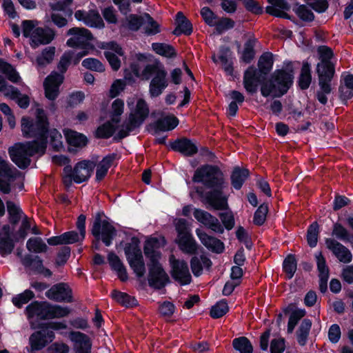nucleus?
<instances>
[{
  "label": "nucleus",
  "mask_w": 353,
  "mask_h": 353,
  "mask_svg": "<svg viewBox=\"0 0 353 353\" xmlns=\"http://www.w3.org/2000/svg\"><path fill=\"white\" fill-rule=\"evenodd\" d=\"M249 176L250 171L248 169L235 166L230 176L232 187L236 190H240Z\"/></svg>",
  "instance_id": "nucleus-30"
},
{
  "label": "nucleus",
  "mask_w": 353,
  "mask_h": 353,
  "mask_svg": "<svg viewBox=\"0 0 353 353\" xmlns=\"http://www.w3.org/2000/svg\"><path fill=\"white\" fill-rule=\"evenodd\" d=\"M176 27L172 34L176 37L181 34L190 36L193 32V26L192 22L180 11L176 14L175 18Z\"/></svg>",
  "instance_id": "nucleus-24"
},
{
  "label": "nucleus",
  "mask_w": 353,
  "mask_h": 353,
  "mask_svg": "<svg viewBox=\"0 0 353 353\" xmlns=\"http://www.w3.org/2000/svg\"><path fill=\"white\" fill-rule=\"evenodd\" d=\"M319 276H330V270L327 265L326 259L322 252H316L314 254Z\"/></svg>",
  "instance_id": "nucleus-54"
},
{
  "label": "nucleus",
  "mask_w": 353,
  "mask_h": 353,
  "mask_svg": "<svg viewBox=\"0 0 353 353\" xmlns=\"http://www.w3.org/2000/svg\"><path fill=\"white\" fill-rule=\"evenodd\" d=\"M258 39L254 36L249 37L244 43L240 59L245 63H250L255 57L256 50L254 49Z\"/></svg>",
  "instance_id": "nucleus-31"
},
{
  "label": "nucleus",
  "mask_w": 353,
  "mask_h": 353,
  "mask_svg": "<svg viewBox=\"0 0 353 353\" xmlns=\"http://www.w3.org/2000/svg\"><path fill=\"white\" fill-rule=\"evenodd\" d=\"M23 136L27 139L34 138V146L46 152L48 143L50 123L43 108L36 110V119L23 117L21 121Z\"/></svg>",
  "instance_id": "nucleus-2"
},
{
  "label": "nucleus",
  "mask_w": 353,
  "mask_h": 353,
  "mask_svg": "<svg viewBox=\"0 0 353 353\" xmlns=\"http://www.w3.org/2000/svg\"><path fill=\"white\" fill-rule=\"evenodd\" d=\"M234 349L240 353H252L253 346L250 341L245 336L235 338L232 341Z\"/></svg>",
  "instance_id": "nucleus-43"
},
{
  "label": "nucleus",
  "mask_w": 353,
  "mask_h": 353,
  "mask_svg": "<svg viewBox=\"0 0 353 353\" xmlns=\"http://www.w3.org/2000/svg\"><path fill=\"white\" fill-rule=\"evenodd\" d=\"M112 2L123 15H127L132 12L131 3L139 4L141 3L143 0H112Z\"/></svg>",
  "instance_id": "nucleus-55"
},
{
  "label": "nucleus",
  "mask_w": 353,
  "mask_h": 353,
  "mask_svg": "<svg viewBox=\"0 0 353 353\" xmlns=\"http://www.w3.org/2000/svg\"><path fill=\"white\" fill-rule=\"evenodd\" d=\"M320 230L319 225L316 221L312 222L307 229L306 240L308 245L313 248H315L318 243Z\"/></svg>",
  "instance_id": "nucleus-44"
},
{
  "label": "nucleus",
  "mask_w": 353,
  "mask_h": 353,
  "mask_svg": "<svg viewBox=\"0 0 353 353\" xmlns=\"http://www.w3.org/2000/svg\"><path fill=\"white\" fill-rule=\"evenodd\" d=\"M168 72L164 65L160 62L147 64L142 70V79L149 80L152 76L149 85V94L151 98L159 97L168 86Z\"/></svg>",
  "instance_id": "nucleus-6"
},
{
  "label": "nucleus",
  "mask_w": 353,
  "mask_h": 353,
  "mask_svg": "<svg viewBox=\"0 0 353 353\" xmlns=\"http://www.w3.org/2000/svg\"><path fill=\"white\" fill-rule=\"evenodd\" d=\"M228 312V301L225 299H223L211 307L210 316L214 319H217L223 317Z\"/></svg>",
  "instance_id": "nucleus-42"
},
{
  "label": "nucleus",
  "mask_w": 353,
  "mask_h": 353,
  "mask_svg": "<svg viewBox=\"0 0 353 353\" xmlns=\"http://www.w3.org/2000/svg\"><path fill=\"white\" fill-rule=\"evenodd\" d=\"M218 216L221 221L223 224L221 225L223 227V230L225 229L230 231L234 227L235 219L232 211L219 212Z\"/></svg>",
  "instance_id": "nucleus-61"
},
{
  "label": "nucleus",
  "mask_w": 353,
  "mask_h": 353,
  "mask_svg": "<svg viewBox=\"0 0 353 353\" xmlns=\"http://www.w3.org/2000/svg\"><path fill=\"white\" fill-rule=\"evenodd\" d=\"M235 26L233 19L228 17H223L214 23L215 30L218 34H221L224 31L232 29Z\"/></svg>",
  "instance_id": "nucleus-62"
},
{
  "label": "nucleus",
  "mask_w": 353,
  "mask_h": 353,
  "mask_svg": "<svg viewBox=\"0 0 353 353\" xmlns=\"http://www.w3.org/2000/svg\"><path fill=\"white\" fill-rule=\"evenodd\" d=\"M326 248L332 252L340 262L348 263L352 261V254L351 252L337 240L332 238H325Z\"/></svg>",
  "instance_id": "nucleus-19"
},
{
  "label": "nucleus",
  "mask_w": 353,
  "mask_h": 353,
  "mask_svg": "<svg viewBox=\"0 0 353 353\" xmlns=\"http://www.w3.org/2000/svg\"><path fill=\"white\" fill-rule=\"evenodd\" d=\"M110 296L117 303L123 307H134L138 305V301L136 298L126 292H123L118 290H113L111 292Z\"/></svg>",
  "instance_id": "nucleus-32"
},
{
  "label": "nucleus",
  "mask_w": 353,
  "mask_h": 353,
  "mask_svg": "<svg viewBox=\"0 0 353 353\" xmlns=\"http://www.w3.org/2000/svg\"><path fill=\"white\" fill-rule=\"evenodd\" d=\"M140 239L137 236H133L130 239V242L125 243L124 252L126 259L134 258L137 256V255L143 254L140 248Z\"/></svg>",
  "instance_id": "nucleus-39"
},
{
  "label": "nucleus",
  "mask_w": 353,
  "mask_h": 353,
  "mask_svg": "<svg viewBox=\"0 0 353 353\" xmlns=\"http://www.w3.org/2000/svg\"><path fill=\"white\" fill-rule=\"evenodd\" d=\"M179 123V119L174 114H169L158 119L150 125L154 128L155 133L159 132L171 131Z\"/></svg>",
  "instance_id": "nucleus-23"
},
{
  "label": "nucleus",
  "mask_w": 353,
  "mask_h": 353,
  "mask_svg": "<svg viewBox=\"0 0 353 353\" xmlns=\"http://www.w3.org/2000/svg\"><path fill=\"white\" fill-rule=\"evenodd\" d=\"M225 185L209 188L210 190L205 193V203L215 210H228V197L224 194Z\"/></svg>",
  "instance_id": "nucleus-12"
},
{
  "label": "nucleus",
  "mask_w": 353,
  "mask_h": 353,
  "mask_svg": "<svg viewBox=\"0 0 353 353\" xmlns=\"http://www.w3.org/2000/svg\"><path fill=\"white\" fill-rule=\"evenodd\" d=\"M40 330L34 332L29 337L30 353L40 351L52 342L55 334L52 330H46L45 328H39Z\"/></svg>",
  "instance_id": "nucleus-14"
},
{
  "label": "nucleus",
  "mask_w": 353,
  "mask_h": 353,
  "mask_svg": "<svg viewBox=\"0 0 353 353\" xmlns=\"http://www.w3.org/2000/svg\"><path fill=\"white\" fill-rule=\"evenodd\" d=\"M64 136L68 145V151L72 154H76L89 143V139L84 134L71 129L64 130Z\"/></svg>",
  "instance_id": "nucleus-16"
},
{
  "label": "nucleus",
  "mask_w": 353,
  "mask_h": 353,
  "mask_svg": "<svg viewBox=\"0 0 353 353\" xmlns=\"http://www.w3.org/2000/svg\"><path fill=\"white\" fill-rule=\"evenodd\" d=\"M268 212V203H261L254 213L253 223L257 226L263 225L266 221Z\"/></svg>",
  "instance_id": "nucleus-49"
},
{
  "label": "nucleus",
  "mask_w": 353,
  "mask_h": 353,
  "mask_svg": "<svg viewBox=\"0 0 353 353\" xmlns=\"http://www.w3.org/2000/svg\"><path fill=\"white\" fill-rule=\"evenodd\" d=\"M167 241L163 236L160 237H148L143 245V253L148 260V281L150 288L154 290H161L170 283L168 274L160 263L161 252L160 249L165 247Z\"/></svg>",
  "instance_id": "nucleus-1"
},
{
  "label": "nucleus",
  "mask_w": 353,
  "mask_h": 353,
  "mask_svg": "<svg viewBox=\"0 0 353 353\" xmlns=\"http://www.w3.org/2000/svg\"><path fill=\"white\" fill-rule=\"evenodd\" d=\"M81 65L86 69L103 72L105 71L104 65L97 59L95 58H86L83 60Z\"/></svg>",
  "instance_id": "nucleus-57"
},
{
  "label": "nucleus",
  "mask_w": 353,
  "mask_h": 353,
  "mask_svg": "<svg viewBox=\"0 0 353 353\" xmlns=\"http://www.w3.org/2000/svg\"><path fill=\"white\" fill-rule=\"evenodd\" d=\"M295 307V304L290 303L283 310V312L285 315L290 314L288 321L297 325L299 321L306 315V311L305 309Z\"/></svg>",
  "instance_id": "nucleus-40"
},
{
  "label": "nucleus",
  "mask_w": 353,
  "mask_h": 353,
  "mask_svg": "<svg viewBox=\"0 0 353 353\" xmlns=\"http://www.w3.org/2000/svg\"><path fill=\"white\" fill-rule=\"evenodd\" d=\"M21 263L25 268H30L35 273L39 274L43 268V261L38 255L26 254L21 259Z\"/></svg>",
  "instance_id": "nucleus-34"
},
{
  "label": "nucleus",
  "mask_w": 353,
  "mask_h": 353,
  "mask_svg": "<svg viewBox=\"0 0 353 353\" xmlns=\"http://www.w3.org/2000/svg\"><path fill=\"white\" fill-rule=\"evenodd\" d=\"M14 248V241L10 236L0 238V254L2 256L12 253Z\"/></svg>",
  "instance_id": "nucleus-60"
},
{
  "label": "nucleus",
  "mask_w": 353,
  "mask_h": 353,
  "mask_svg": "<svg viewBox=\"0 0 353 353\" xmlns=\"http://www.w3.org/2000/svg\"><path fill=\"white\" fill-rule=\"evenodd\" d=\"M45 294L49 299L57 302H73L72 290L65 283L53 285Z\"/></svg>",
  "instance_id": "nucleus-15"
},
{
  "label": "nucleus",
  "mask_w": 353,
  "mask_h": 353,
  "mask_svg": "<svg viewBox=\"0 0 353 353\" xmlns=\"http://www.w3.org/2000/svg\"><path fill=\"white\" fill-rule=\"evenodd\" d=\"M71 310L67 306L63 307L59 305L51 304L50 319L65 317L68 316Z\"/></svg>",
  "instance_id": "nucleus-63"
},
{
  "label": "nucleus",
  "mask_w": 353,
  "mask_h": 353,
  "mask_svg": "<svg viewBox=\"0 0 353 353\" xmlns=\"http://www.w3.org/2000/svg\"><path fill=\"white\" fill-rule=\"evenodd\" d=\"M55 51L56 49L54 46L45 48L42 50L41 54L37 56L36 58V62L38 65L44 67L50 63L54 59Z\"/></svg>",
  "instance_id": "nucleus-45"
},
{
  "label": "nucleus",
  "mask_w": 353,
  "mask_h": 353,
  "mask_svg": "<svg viewBox=\"0 0 353 353\" xmlns=\"http://www.w3.org/2000/svg\"><path fill=\"white\" fill-rule=\"evenodd\" d=\"M312 325V321L309 319H304L301 321L296 331V340L301 346H304L306 344Z\"/></svg>",
  "instance_id": "nucleus-38"
},
{
  "label": "nucleus",
  "mask_w": 353,
  "mask_h": 353,
  "mask_svg": "<svg viewBox=\"0 0 353 353\" xmlns=\"http://www.w3.org/2000/svg\"><path fill=\"white\" fill-rule=\"evenodd\" d=\"M126 20L127 23L123 24V26L134 32L138 31L144 23L143 18L135 14H130Z\"/></svg>",
  "instance_id": "nucleus-50"
},
{
  "label": "nucleus",
  "mask_w": 353,
  "mask_h": 353,
  "mask_svg": "<svg viewBox=\"0 0 353 353\" xmlns=\"http://www.w3.org/2000/svg\"><path fill=\"white\" fill-rule=\"evenodd\" d=\"M54 30L50 28L37 27L30 37V45L32 49L41 45H47L54 39Z\"/></svg>",
  "instance_id": "nucleus-20"
},
{
  "label": "nucleus",
  "mask_w": 353,
  "mask_h": 353,
  "mask_svg": "<svg viewBox=\"0 0 353 353\" xmlns=\"http://www.w3.org/2000/svg\"><path fill=\"white\" fill-rule=\"evenodd\" d=\"M117 128V125L110 121H106L97 127L94 137L98 139H108L114 135Z\"/></svg>",
  "instance_id": "nucleus-36"
},
{
  "label": "nucleus",
  "mask_w": 353,
  "mask_h": 353,
  "mask_svg": "<svg viewBox=\"0 0 353 353\" xmlns=\"http://www.w3.org/2000/svg\"><path fill=\"white\" fill-rule=\"evenodd\" d=\"M150 113V110L148 103L143 99H139L137 101V105L134 112H132L137 117H139L142 121H145Z\"/></svg>",
  "instance_id": "nucleus-56"
},
{
  "label": "nucleus",
  "mask_w": 353,
  "mask_h": 353,
  "mask_svg": "<svg viewBox=\"0 0 353 353\" xmlns=\"http://www.w3.org/2000/svg\"><path fill=\"white\" fill-rule=\"evenodd\" d=\"M316 73L318 77L319 90L315 94L318 101L322 105L327 103V95L332 92V81L336 74L335 63H317Z\"/></svg>",
  "instance_id": "nucleus-7"
},
{
  "label": "nucleus",
  "mask_w": 353,
  "mask_h": 353,
  "mask_svg": "<svg viewBox=\"0 0 353 353\" xmlns=\"http://www.w3.org/2000/svg\"><path fill=\"white\" fill-rule=\"evenodd\" d=\"M96 164L90 160H82L74 165V177L78 176L86 182L90 178Z\"/></svg>",
  "instance_id": "nucleus-26"
},
{
  "label": "nucleus",
  "mask_w": 353,
  "mask_h": 353,
  "mask_svg": "<svg viewBox=\"0 0 353 353\" xmlns=\"http://www.w3.org/2000/svg\"><path fill=\"white\" fill-rule=\"evenodd\" d=\"M270 6L265 8V12L268 14L281 19L292 20V16L285 11H289L291 8L289 3L285 0H267Z\"/></svg>",
  "instance_id": "nucleus-21"
},
{
  "label": "nucleus",
  "mask_w": 353,
  "mask_h": 353,
  "mask_svg": "<svg viewBox=\"0 0 353 353\" xmlns=\"http://www.w3.org/2000/svg\"><path fill=\"white\" fill-rule=\"evenodd\" d=\"M332 235L343 242L353 241V234H351L341 223L338 222L333 225Z\"/></svg>",
  "instance_id": "nucleus-41"
},
{
  "label": "nucleus",
  "mask_w": 353,
  "mask_h": 353,
  "mask_svg": "<svg viewBox=\"0 0 353 353\" xmlns=\"http://www.w3.org/2000/svg\"><path fill=\"white\" fill-rule=\"evenodd\" d=\"M5 65H3L0 72L6 74L8 79L11 82L14 83H18L21 79L19 72L13 68L10 63L5 61Z\"/></svg>",
  "instance_id": "nucleus-59"
},
{
  "label": "nucleus",
  "mask_w": 353,
  "mask_h": 353,
  "mask_svg": "<svg viewBox=\"0 0 353 353\" xmlns=\"http://www.w3.org/2000/svg\"><path fill=\"white\" fill-rule=\"evenodd\" d=\"M130 268L138 279L143 278L145 274V264L143 254L127 259Z\"/></svg>",
  "instance_id": "nucleus-35"
},
{
  "label": "nucleus",
  "mask_w": 353,
  "mask_h": 353,
  "mask_svg": "<svg viewBox=\"0 0 353 353\" xmlns=\"http://www.w3.org/2000/svg\"><path fill=\"white\" fill-rule=\"evenodd\" d=\"M274 65L273 54L263 52L257 63L258 69L254 65L249 66L243 73V86L245 90L253 94L258 90V86L265 79V76L272 70Z\"/></svg>",
  "instance_id": "nucleus-4"
},
{
  "label": "nucleus",
  "mask_w": 353,
  "mask_h": 353,
  "mask_svg": "<svg viewBox=\"0 0 353 353\" xmlns=\"http://www.w3.org/2000/svg\"><path fill=\"white\" fill-rule=\"evenodd\" d=\"M51 303L48 301H34L25 310L28 319L37 316L40 320L50 319Z\"/></svg>",
  "instance_id": "nucleus-17"
},
{
  "label": "nucleus",
  "mask_w": 353,
  "mask_h": 353,
  "mask_svg": "<svg viewBox=\"0 0 353 353\" xmlns=\"http://www.w3.org/2000/svg\"><path fill=\"white\" fill-rule=\"evenodd\" d=\"M147 19V26L145 27V32L148 35H155L161 32L160 25L148 14H145Z\"/></svg>",
  "instance_id": "nucleus-64"
},
{
  "label": "nucleus",
  "mask_w": 353,
  "mask_h": 353,
  "mask_svg": "<svg viewBox=\"0 0 353 353\" xmlns=\"http://www.w3.org/2000/svg\"><path fill=\"white\" fill-rule=\"evenodd\" d=\"M317 52L320 60L318 63H334L332 61L334 52L331 48L327 46H320L317 48Z\"/></svg>",
  "instance_id": "nucleus-53"
},
{
  "label": "nucleus",
  "mask_w": 353,
  "mask_h": 353,
  "mask_svg": "<svg viewBox=\"0 0 353 353\" xmlns=\"http://www.w3.org/2000/svg\"><path fill=\"white\" fill-rule=\"evenodd\" d=\"M283 272L285 274L288 279L294 276L297 270V259L294 254H288L283 261Z\"/></svg>",
  "instance_id": "nucleus-37"
},
{
  "label": "nucleus",
  "mask_w": 353,
  "mask_h": 353,
  "mask_svg": "<svg viewBox=\"0 0 353 353\" xmlns=\"http://www.w3.org/2000/svg\"><path fill=\"white\" fill-rule=\"evenodd\" d=\"M74 56L72 50L65 51L61 57L60 60L57 64V69L59 74L63 75L67 72L68 67L72 63V59Z\"/></svg>",
  "instance_id": "nucleus-52"
},
{
  "label": "nucleus",
  "mask_w": 353,
  "mask_h": 353,
  "mask_svg": "<svg viewBox=\"0 0 353 353\" xmlns=\"http://www.w3.org/2000/svg\"><path fill=\"white\" fill-rule=\"evenodd\" d=\"M171 267L172 278L181 285H186L191 283L192 276L189 271L188 263L185 260L177 259L174 255L169 259Z\"/></svg>",
  "instance_id": "nucleus-11"
},
{
  "label": "nucleus",
  "mask_w": 353,
  "mask_h": 353,
  "mask_svg": "<svg viewBox=\"0 0 353 353\" xmlns=\"http://www.w3.org/2000/svg\"><path fill=\"white\" fill-rule=\"evenodd\" d=\"M193 214L197 221L211 229L214 232L218 234H223L224 232L223 227L220 223L219 219L210 212L199 208H194Z\"/></svg>",
  "instance_id": "nucleus-18"
},
{
  "label": "nucleus",
  "mask_w": 353,
  "mask_h": 353,
  "mask_svg": "<svg viewBox=\"0 0 353 353\" xmlns=\"http://www.w3.org/2000/svg\"><path fill=\"white\" fill-rule=\"evenodd\" d=\"M232 56L233 52L229 46L221 45L219 47L218 59L221 63L225 72L229 75H232L234 72Z\"/></svg>",
  "instance_id": "nucleus-27"
},
{
  "label": "nucleus",
  "mask_w": 353,
  "mask_h": 353,
  "mask_svg": "<svg viewBox=\"0 0 353 353\" xmlns=\"http://www.w3.org/2000/svg\"><path fill=\"white\" fill-rule=\"evenodd\" d=\"M196 234L201 243L209 250L216 254H221L225 250V245L220 239L208 235L205 232L197 228Z\"/></svg>",
  "instance_id": "nucleus-22"
},
{
  "label": "nucleus",
  "mask_w": 353,
  "mask_h": 353,
  "mask_svg": "<svg viewBox=\"0 0 353 353\" xmlns=\"http://www.w3.org/2000/svg\"><path fill=\"white\" fill-rule=\"evenodd\" d=\"M67 35L72 37L66 41L67 46L72 48H81L83 50L90 49L93 46L90 43L94 39L92 32L84 28L74 27L67 31Z\"/></svg>",
  "instance_id": "nucleus-10"
},
{
  "label": "nucleus",
  "mask_w": 353,
  "mask_h": 353,
  "mask_svg": "<svg viewBox=\"0 0 353 353\" xmlns=\"http://www.w3.org/2000/svg\"><path fill=\"white\" fill-rule=\"evenodd\" d=\"M169 147L172 151L179 152L186 157H194L199 152L196 140L185 137L170 141Z\"/></svg>",
  "instance_id": "nucleus-13"
},
{
  "label": "nucleus",
  "mask_w": 353,
  "mask_h": 353,
  "mask_svg": "<svg viewBox=\"0 0 353 353\" xmlns=\"http://www.w3.org/2000/svg\"><path fill=\"white\" fill-rule=\"evenodd\" d=\"M117 153H110L103 157L97 165L95 180L98 182L102 181L108 172V170L113 165L116 159H119Z\"/></svg>",
  "instance_id": "nucleus-25"
},
{
  "label": "nucleus",
  "mask_w": 353,
  "mask_h": 353,
  "mask_svg": "<svg viewBox=\"0 0 353 353\" xmlns=\"http://www.w3.org/2000/svg\"><path fill=\"white\" fill-rule=\"evenodd\" d=\"M34 296V293L31 290L27 289L17 296H13L12 302L15 307L21 308L24 304L28 303Z\"/></svg>",
  "instance_id": "nucleus-48"
},
{
  "label": "nucleus",
  "mask_w": 353,
  "mask_h": 353,
  "mask_svg": "<svg viewBox=\"0 0 353 353\" xmlns=\"http://www.w3.org/2000/svg\"><path fill=\"white\" fill-rule=\"evenodd\" d=\"M103 216H105L103 211L97 212L91 228V234L94 238L92 242V248L94 250H100L101 240L105 246L109 247L117 236L116 228L107 219L103 220Z\"/></svg>",
  "instance_id": "nucleus-5"
},
{
  "label": "nucleus",
  "mask_w": 353,
  "mask_h": 353,
  "mask_svg": "<svg viewBox=\"0 0 353 353\" xmlns=\"http://www.w3.org/2000/svg\"><path fill=\"white\" fill-rule=\"evenodd\" d=\"M312 80L311 64L307 61H303L298 77L297 85L301 90H305L309 88Z\"/></svg>",
  "instance_id": "nucleus-29"
},
{
  "label": "nucleus",
  "mask_w": 353,
  "mask_h": 353,
  "mask_svg": "<svg viewBox=\"0 0 353 353\" xmlns=\"http://www.w3.org/2000/svg\"><path fill=\"white\" fill-rule=\"evenodd\" d=\"M84 22L90 27L103 28L105 26L103 21L97 11H92L87 14L84 18Z\"/></svg>",
  "instance_id": "nucleus-51"
},
{
  "label": "nucleus",
  "mask_w": 353,
  "mask_h": 353,
  "mask_svg": "<svg viewBox=\"0 0 353 353\" xmlns=\"http://www.w3.org/2000/svg\"><path fill=\"white\" fill-rule=\"evenodd\" d=\"M6 205L9 222L12 225H15L19 222L23 212L19 206L11 201H8Z\"/></svg>",
  "instance_id": "nucleus-47"
},
{
  "label": "nucleus",
  "mask_w": 353,
  "mask_h": 353,
  "mask_svg": "<svg viewBox=\"0 0 353 353\" xmlns=\"http://www.w3.org/2000/svg\"><path fill=\"white\" fill-rule=\"evenodd\" d=\"M152 50L157 54L168 59H173L177 56V52L173 46L165 43H152Z\"/></svg>",
  "instance_id": "nucleus-33"
},
{
  "label": "nucleus",
  "mask_w": 353,
  "mask_h": 353,
  "mask_svg": "<svg viewBox=\"0 0 353 353\" xmlns=\"http://www.w3.org/2000/svg\"><path fill=\"white\" fill-rule=\"evenodd\" d=\"M192 181L203 184L206 188L225 185L224 174L221 168L216 165L209 163L197 168Z\"/></svg>",
  "instance_id": "nucleus-8"
},
{
  "label": "nucleus",
  "mask_w": 353,
  "mask_h": 353,
  "mask_svg": "<svg viewBox=\"0 0 353 353\" xmlns=\"http://www.w3.org/2000/svg\"><path fill=\"white\" fill-rule=\"evenodd\" d=\"M34 142L17 143L8 149L12 161L20 169H26L31 163L30 157L36 154H44L46 152L33 145Z\"/></svg>",
  "instance_id": "nucleus-9"
},
{
  "label": "nucleus",
  "mask_w": 353,
  "mask_h": 353,
  "mask_svg": "<svg viewBox=\"0 0 353 353\" xmlns=\"http://www.w3.org/2000/svg\"><path fill=\"white\" fill-rule=\"evenodd\" d=\"M26 248L28 251L37 254L46 252L48 250L47 245L41 237L30 238L26 243Z\"/></svg>",
  "instance_id": "nucleus-46"
},
{
  "label": "nucleus",
  "mask_w": 353,
  "mask_h": 353,
  "mask_svg": "<svg viewBox=\"0 0 353 353\" xmlns=\"http://www.w3.org/2000/svg\"><path fill=\"white\" fill-rule=\"evenodd\" d=\"M180 250L185 254H197L199 245L192 236V234L183 235L176 241Z\"/></svg>",
  "instance_id": "nucleus-28"
},
{
  "label": "nucleus",
  "mask_w": 353,
  "mask_h": 353,
  "mask_svg": "<svg viewBox=\"0 0 353 353\" xmlns=\"http://www.w3.org/2000/svg\"><path fill=\"white\" fill-rule=\"evenodd\" d=\"M294 68L292 61L286 65V69H276L266 81L261 84V94L264 97L272 96L280 98L288 93L294 83Z\"/></svg>",
  "instance_id": "nucleus-3"
},
{
  "label": "nucleus",
  "mask_w": 353,
  "mask_h": 353,
  "mask_svg": "<svg viewBox=\"0 0 353 353\" xmlns=\"http://www.w3.org/2000/svg\"><path fill=\"white\" fill-rule=\"evenodd\" d=\"M296 14L303 21L312 22L314 19V14L305 5H300L294 8Z\"/></svg>",
  "instance_id": "nucleus-58"
}]
</instances>
